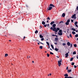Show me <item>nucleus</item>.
Returning a JSON list of instances; mask_svg holds the SVG:
<instances>
[{
	"instance_id": "1",
	"label": "nucleus",
	"mask_w": 78,
	"mask_h": 78,
	"mask_svg": "<svg viewBox=\"0 0 78 78\" xmlns=\"http://www.w3.org/2000/svg\"><path fill=\"white\" fill-rule=\"evenodd\" d=\"M62 59H60V61H58V66L60 67L61 66V62H62Z\"/></svg>"
},
{
	"instance_id": "2",
	"label": "nucleus",
	"mask_w": 78,
	"mask_h": 78,
	"mask_svg": "<svg viewBox=\"0 0 78 78\" xmlns=\"http://www.w3.org/2000/svg\"><path fill=\"white\" fill-rule=\"evenodd\" d=\"M71 17L73 19L74 18V19H76V14H75L74 15H73Z\"/></svg>"
},
{
	"instance_id": "3",
	"label": "nucleus",
	"mask_w": 78,
	"mask_h": 78,
	"mask_svg": "<svg viewBox=\"0 0 78 78\" xmlns=\"http://www.w3.org/2000/svg\"><path fill=\"white\" fill-rule=\"evenodd\" d=\"M53 31H55L56 33H57V30L56 29V28L54 27L53 28Z\"/></svg>"
},
{
	"instance_id": "4",
	"label": "nucleus",
	"mask_w": 78,
	"mask_h": 78,
	"mask_svg": "<svg viewBox=\"0 0 78 78\" xmlns=\"http://www.w3.org/2000/svg\"><path fill=\"white\" fill-rule=\"evenodd\" d=\"M34 41H38V42H39L40 43V44H42L43 45H44V44H43V43H42L41 42H40V41H39V40H34Z\"/></svg>"
},
{
	"instance_id": "5",
	"label": "nucleus",
	"mask_w": 78,
	"mask_h": 78,
	"mask_svg": "<svg viewBox=\"0 0 78 78\" xmlns=\"http://www.w3.org/2000/svg\"><path fill=\"white\" fill-rule=\"evenodd\" d=\"M7 8L8 9H9L11 8V5L9 4L8 5Z\"/></svg>"
},
{
	"instance_id": "6",
	"label": "nucleus",
	"mask_w": 78,
	"mask_h": 78,
	"mask_svg": "<svg viewBox=\"0 0 78 78\" xmlns=\"http://www.w3.org/2000/svg\"><path fill=\"white\" fill-rule=\"evenodd\" d=\"M65 58H67L68 56H69V54L68 53H66V54H65Z\"/></svg>"
},
{
	"instance_id": "7",
	"label": "nucleus",
	"mask_w": 78,
	"mask_h": 78,
	"mask_svg": "<svg viewBox=\"0 0 78 78\" xmlns=\"http://www.w3.org/2000/svg\"><path fill=\"white\" fill-rule=\"evenodd\" d=\"M52 9V7L51 6L49 8V9H48V11H50V10H51Z\"/></svg>"
},
{
	"instance_id": "8",
	"label": "nucleus",
	"mask_w": 78,
	"mask_h": 78,
	"mask_svg": "<svg viewBox=\"0 0 78 78\" xmlns=\"http://www.w3.org/2000/svg\"><path fill=\"white\" fill-rule=\"evenodd\" d=\"M50 6H52V7H55V5H53V4H51L50 5Z\"/></svg>"
},
{
	"instance_id": "9",
	"label": "nucleus",
	"mask_w": 78,
	"mask_h": 78,
	"mask_svg": "<svg viewBox=\"0 0 78 78\" xmlns=\"http://www.w3.org/2000/svg\"><path fill=\"white\" fill-rule=\"evenodd\" d=\"M58 34L60 36H62V32L59 33H58Z\"/></svg>"
},
{
	"instance_id": "10",
	"label": "nucleus",
	"mask_w": 78,
	"mask_h": 78,
	"mask_svg": "<svg viewBox=\"0 0 78 78\" xmlns=\"http://www.w3.org/2000/svg\"><path fill=\"white\" fill-rule=\"evenodd\" d=\"M65 16H66L65 13H63L62 15V16L63 17H65Z\"/></svg>"
},
{
	"instance_id": "11",
	"label": "nucleus",
	"mask_w": 78,
	"mask_h": 78,
	"mask_svg": "<svg viewBox=\"0 0 78 78\" xmlns=\"http://www.w3.org/2000/svg\"><path fill=\"white\" fill-rule=\"evenodd\" d=\"M56 24H53L52 25V27H53V28H55V27H56Z\"/></svg>"
},
{
	"instance_id": "12",
	"label": "nucleus",
	"mask_w": 78,
	"mask_h": 78,
	"mask_svg": "<svg viewBox=\"0 0 78 78\" xmlns=\"http://www.w3.org/2000/svg\"><path fill=\"white\" fill-rule=\"evenodd\" d=\"M67 45H68V46H70V43L69 42H68L67 43Z\"/></svg>"
},
{
	"instance_id": "13",
	"label": "nucleus",
	"mask_w": 78,
	"mask_h": 78,
	"mask_svg": "<svg viewBox=\"0 0 78 78\" xmlns=\"http://www.w3.org/2000/svg\"><path fill=\"white\" fill-rule=\"evenodd\" d=\"M54 23H55V21H54L51 22L50 23V25H53Z\"/></svg>"
},
{
	"instance_id": "14",
	"label": "nucleus",
	"mask_w": 78,
	"mask_h": 78,
	"mask_svg": "<svg viewBox=\"0 0 78 78\" xmlns=\"http://www.w3.org/2000/svg\"><path fill=\"white\" fill-rule=\"evenodd\" d=\"M64 76H65V77H68V74H65L64 75Z\"/></svg>"
},
{
	"instance_id": "15",
	"label": "nucleus",
	"mask_w": 78,
	"mask_h": 78,
	"mask_svg": "<svg viewBox=\"0 0 78 78\" xmlns=\"http://www.w3.org/2000/svg\"><path fill=\"white\" fill-rule=\"evenodd\" d=\"M56 30H57V32H58V31H59V30H60V29H59V28L58 27L56 28Z\"/></svg>"
},
{
	"instance_id": "16",
	"label": "nucleus",
	"mask_w": 78,
	"mask_h": 78,
	"mask_svg": "<svg viewBox=\"0 0 78 78\" xmlns=\"http://www.w3.org/2000/svg\"><path fill=\"white\" fill-rule=\"evenodd\" d=\"M66 25H69V23H67V22H66L65 23Z\"/></svg>"
},
{
	"instance_id": "17",
	"label": "nucleus",
	"mask_w": 78,
	"mask_h": 78,
	"mask_svg": "<svg viewBox=\"0 0 78 78\" xmlns=\"http://www.w3.org/2000/svg\"><path fill=\"white\" fill-rule=\"evenodd\" d=\"M40 38H43V37L42 35H40Z\"/></svg>"
},
{
	"instance_id": "18",
	"label": "nucleus",
	"mask_w": 78,
	"mask_h": 78,
	"mask_svg": "<svg viewBox=\"0 0 78 78\" xmlns=\"http://www.w3.org/2000/svg\"><path fill=\"white\" fill-rule=\"evenodd\" d=\"M42 25H45V23L44 21H43L42 23Z\"/></svg>"
},
{
	"instance_id": "19",
	"label": "nucleus",
	"mask_w": 78,
	"mask_h": 78,
	"mask_svg": "<svg viewBox=\"0 0 78 78\" xmlns=\"http://www.w3.org/2000/svg\"><path fill=\"white\" fill-rule=\"evenodd\" d=\"M58 50H59V49H57L56 48H55V51H58Z\"/></svg>"
},
{
	"instance_id": "20",
	"label": "nucleus",
	"mask_w": 78,
	"mask_h": 78,
	"mask_svg": "<svg viewBox=\"0 0 78 78\" xmlns=\"http://www.w3.org/2000/svg\"><path fill=\"white\" fill-rule=\"evenodd\" d=\"M51 47L52 49H53V50H54V47L53 46V45L51 44Z\"/></svg>"
},
{
	"instance_id": "21",
	"label": "nucleus",
	"mask_w": 78,
	"mask_h": 78,
	"mask_svg": "<svg viewBox=\"0 0 78 78\" xmlns=\"http://www.w3.org/2000/svg\"><path fill=\"white\" fill-rule=\"evenodd\" d=\"M72 30H73V31H76V30H75V29H74L73 28H72Z\"/></svg>"
},
{
	"instance_id": "22",
	"label": "nucleus",
	"mask_w": 78,
	"mask_h": 78,
	"mask_svg": "<svg viewBox=\"0 0 78 78\" xmlns=\"http://www.w3.org/2000/svg\"><path fill=\"white\" fill-rule=\"evenodd\" d=\"M73 60V57H72L71 58V59L70 60V61H72Z\"/></svg>"
},
{
	"instance_id": "23",
	"label": "nucleus",
	"mask_w": 78,
	"mask_h": 78,
	"mask_svg": "<svg viewBox=\"0 0 78 78\" xmlns=\"http://www.w3.org/2000/svg\"><path fill=\"white\" fill-rule=\"evenodd\" d=\"M76 51H74L73 52V55H76Z\"/></svg>"
},
{
	"instance_id": "24",
	"label": "nucleus",
	"mask_w": 78,
	"mask_h": 78,
	"mask_svg": "<svg viewBox=\"0 0 78 78\" xmlns=\"http://www.w3.org/2000/svg\"><path fill=\"white\" fill-rule=\"evenodd\" d=\"M38 33V31H37V30H36L35 32V34H37V33Z\"/></svg>"
},
{
	"instance_id": "25",
	"label": "nucleus",
	"mask_w": 78,
	"mask_h": 78,
	"mask_svg": "<svg viewBox=\"0 0 78 78\" xmlns=\"http://www.w3.org/2000/svg\"><path fill=\"white\" fill-rule=\"evenodd\" d=\"M72 72V70L70 69L69 70H68V72Z\"/></svg>"
},
{
	"instance_id": "26",
	"label": "nucleus",
	"mask_w": 78,
	"mask_h": 78,
	"mask_svg": "<svg viewBox=\"0 0 78 78\" xmlns=\"http://www.w3.org/2000/svg\"><path fill=\"white\" fill-rule=\"evenodd\" d=\"M51 19L49 17H48V18H46V20H50Z\"/></svg>"
},
{
	"instance_id": "27",
	"label": "nucleus",
	"mask_w": 78,
	"mask_h": 78,
	"mask_svg": "<svg viewBox=\"0 0 78 78\" xmlns=\"http://www.w3.org/2000/svg\"><path fill=\"white\" fill-rule=\"evenodd\" d=\"M46 43L48 45V46L50 45V44H49V43H48V42H46Z\"/></svg>"
},
{
	"instance_id": "28",
	"label": "nucleus",
	"mask_w": 78,
	"mask_h": 78,
	"mask_svg": "<svg viewBox=\"0 0 78 78\" xmlns=\"http://www.w3.org/2000/svg\"><path fill=\"white\" fill-rule=\"evenodd\" d=\"M55 41H58V38H57V37L55 38Z\"/></svg>"
},
{
	"instance_id": "29",
	"label": "nucleus",
	"mask_w": 78,
	"mask_h": 78,
	"mask_svg": "<svg viewBox=\"0 0 78 78\" xmlns=\"http://www.w3.org/2000/svg\"><path fill=\"white\" fill-rule=\"evenodd\" d=\"M70 20H67L66 22H67L68 23H69L70 22Z\"/></svg>"
},
{
	"instance_id": "30",
	"label": "nucleus",
	"mask_w": 78,
	"mask_h": 78,
	"mask_svg": "<svg viewBox=\"0 0 78 78\" xmlns=\"http://www.w3.org/2000/svg\"><path fill=\"white\" fill-rule=\"evenodd\" d=\"M75 37H78V34H76L75 35Z\"/></svg>"
},
{
	"instance_id": "31",
	"label": "nucleus",
	"mask_w": 78,
	"mask_h": 78,
	"mask_svg": "<svg viewBox=\"0 0 78 78\" xmlns=\"http://www.w3.org/2000/svg\"><path fill=\"white\" fill-rule=\"evenodd\" d=\"M8 56V54H5V57H6V56Z\"/></svg>"
},
{
	"instance_id": "32",
	"label": "nucleus",
	"mask_w": 78,
	"mask_h": 78,
	"mask_svg": "<svg viewBox=\"0 0 78 78\" xmlns=\"http://www.w3.org/2000/svg\"><path fill=\"white\" fill-rule=\"evenodd\" d=\"M78 24V22L77 21L76 22L74 23L75 25H76V24Z\"/></svg>"
},
{
	"instance_id": "33",
	"label": "nucleus",
	"mask_w": 78,
	"mask_h": 78,
	"mask_svg": "<svg viewBox=\"0 0 78 78\" xmlns=\"http://www.w3.org/2000/svg\"><path fill=\"white\" fill-rule=\"evenodd\" d=\"M72 33V34H75V32L74 31H73Z\"/></svg>"
},
{
	"instance_id": "34",
	"label": "nucleus",
	"mask_w": 78,
	"mask_h": 78,
	"mask_svg": "<svg viewBox=\"0 0 78 78\" xmlns=\"http://www.w3.org/2000/svg\"><path fill=\"white\" fill-rule=\"evenodd\" d=\"M42 47H42V46H40V48L41 49H42Z\"/></svg>"
},
{
	"instance_id": "35",
	"label": "nucleus",
	"mask_w": 78,
	"mask_h": 78,
	"mask_svg": "<svg viewBox=\"0 0 78 78\" xmlns=\"http://www.w3.org/2000/svg\"><path fill=\"white\" fill-rule=\"evenodd\" d=\"M47 56L48 57H49V56H50V55L48 53L47 54Z\"/></svg>"
},
{
	"instance_id": "36",
	"label": "nucleus",
	"mask_w": 78,
	"mask_h": 78,
	"mask_svg": "<svg viewBox=\"0 0 78 78\" xmlns=\"http://www.w3.org/2000/svg\"><path fill=\"white\" fill-rule=\"evenodd\" d=\"M44 40V38H42L41 39V41H43Z\"/></svg>"
},
{
	"instance_id": "37",
	"label": "nucleus",
	"mask_w": 78,
	"mask_h": 78,
	"mask_svg": "<svg viewBox=\"0 0 78 78\" xmlns=\"http://www.w3.org/2000/svg\"><path fill=\"white\" fill-rule=\"evenodd\" d=\"M59 33H62V30H59Z\"/></svg>"
},
{
	"instance_id": "38",
	"label": "nucleus",
	"mask_w": 78,
	"mask_h": 78,
	"mask_svg": "<svg viewBox=\"0 0 78 78\" xmlns=\"http://www.w3.org/2000/svg\"><path fill=\"white\" fill-rule=\"evenodd\" d=\"M74 47H76V44H75L74 45Z\"/></svg>"
},
{
	"instance_id": "39",
	"label": "nucleus",
	"mask_w": 78,
	"mask_h": 78,
	"mask_svg": "<svg viewBox=\"0 0 78 78\" xmlns=\"http://www.w3.org/2000/svg\"><path fill=\"white\" fill-rule=\"evenodd\" d=\"M74 64H75V63L72 62L71 64L72 66H73L74 65Z\"/></svg>"
},
{
	"instance_id": "40",
	"label": "nucleus",
	"mask_w": 78,
	"mask_h": 78,
	"mask_svg": "<svg viewBox=\"0 0 78 78\" xmlns=\"http://www.w3.org/2000/svg\"><path fill=\"white\" fill-rule=\"evenodd\" d=\"M50 30H53V27H51L50 28Z\"/></svg>"
},
{
	"instance_id": "41",
	"label": "nucleus",
	"mask_w": 78,
	"mask_h": 78,
	"mask_svg": "<svg viewBox=\"0 0 78 78\" xmlns=\"http://www.w3.org/2000/svg\"><path fill=\"white\" fill-rule=\"evenodd\" d=\"M64 22L63 21H61L59 22V24L61 23H63Z\"/></svg>"
},
{
	"instance_id": "42",
	"label": "nucleus",
	"mask_w": 78,
	"mask_h": 78,
	"mask_svg": "<svg viewBox=\"0 0 78 78\" xmlns=\"http://www.w3.org/2000/svg\"><path fill=\"white\" fill-rule=\"evenodd\" d=\"M70 47L71 48H72V44H70Z\"/></svg>"
},
{
	"instance_id": "43",
	"label": "nucleus",
	"mask_w": 78,
	"mask_h": 78,
	"mask_svg": "<svg viewBox=\"0 0 78 78\" xmlns=\"http://www.w3.org/2000/svg\"><path fill=\"white\" fill-rule=\"evenodd\" d=\"M69 36L70 37H72V34H70Z\"/></svg>"
},
{
	"instance_id": "44",
	"label": "nucleus",
	"mask_w": 78,
	"mask_h": 78,
	"mask_svg": "<svg viewBox=\"0 0 78 78\" xmlns=\"http://www.w3.org/2000/svg\"><path fill=\"white\" fill-rule=\"evenodd\" d=\"M50 54L51 55H53V53L51 52H50Z\"/></svg>"
},
{
	"instance_id": "45",
	"label": "nucleus",
	"mask_w": 78,
	"mask_h": 78,
	"mask_svg": "<svg viewBox=\"0 0 78 78\" xmlns=\"http://www.w3.org/2000/svg\"><path fill=\"white\" fill-rule=\"evenodd\" d=\"M62 45H63V46H64V45H66V44L65 43H63L62 44Z\"/></svg>"
},
{
	"instance_id": "46",
	"label": "nucleus",
	"mask_w": 78,
	"mask_h": 78,
	"mask_svg": "<svg viewBox=\"0 0 78 78\" xmlns=\"http://www.w3.org/2000/svg\"><path fill=\"white\" fill-rule=\"evenodd\" d=\"M74 68L75 69H76V66H75V65H74Z\"/></svg>"
},
{
	"instance_id": "47",
	"label": "nucleus",
	"mask_w": 78,
	"mask_h": 78,
	"mask_svg": "<svg viewBox=\"0 0 78 78\" xmlns=\"http://www.w3.org/2000/svg\"><path fill=\"white\" fill-rule=\"evenodd\" d=\"M71 22H73V20H71Z\"/></svg>"
},
{
	"instance_id": "48",
	"label": "nucleus",
	"mask_w": 78,
	"mask_h": 78,
	"mask_svg": "<svg viewBox=\"0 0 78 78\" xmlns=\"http://www.w3.org/2000/svg\"><path fill=\"white\" fill-rule=\"evenodd\" d=\"M75 25L76 27H78V25H77V24H75Z\"/></svg>"
},
{
	"instance_id": "49",
	"label": "nucleus",
	"mask_w": 78,
	"mask_h": 78,
	"mask_svg": "<svg viewBox=\"0 0 78 78\" xmlns=\"http://www.w3.org/2000/svg\"><path fill=\"white\" fill-rule=\"evenodd\" d=\"M26 7H27V8H28V5H26Z\"/></svg>"
},
{
	"instance_id": "50",
	"label": "nucleus",
	"mask_w": 78,
	"mask_h": 78,
	"mask_svg": "<svg viewBox=\"0 0 78 78\" xmlns=\"http://www.w3.org/2000/svg\"><path fill=\"white\" fill-rule=\"evenodd\" d=\"M41 28H42V26H40V29H41Z\"/></svg>"
},
{
	"instance_id": "51",
	"label": "nucleus",
	"mask_w": 78,
	"mask_h": 78,
	"mask_svg": "<svg viewBox=\"0 0 78 78\" xmlns=\"http://www.w3.org/2000/svg\"><path fill=\"white\" fill-rule=\"evenodd\" d=\"M44 27H47V24L44 25Z\"/></svg>"
},
{
	"instance_id": "52",
	"label": "nucleus",
	"mask_w": 78,
	"mask_h": 78,
	"mask_svg": "<svg viewBox=\"0 0 78 78\" xmlns=\"http://www.w3.org/2000/svg\"><path fill=\"white\" fill-rule=\"evenodd\" d=\"M8 0H5V2H7V1L8 2Z\"/></svg>"
},
{
	"instance_id": "53",
	"label": "nucleus",
	"mask_w": 78,
	"mask_h": 78,
	"mask_svg": "<svg viewBox=\"0 0 78 78\" xmlns=\"http://www.w3.org/2000/svg\"><path fill=\"white\" fill-rule=\"evenodd\" d=\"M54 44H55V45H57V44H58L57 43H55Z\"/></svg>"
},
{
	"instance_id": "54",
	"label": "nucleus",
	"mask_w": 78,
	"mask_h": 78,
	"mask_svg": "<svg viewBox=\"0 0 78 78\" xmlns=\"http://www.w3.org/2000/svg\"><path fill=\"white\" fill-rule=\"evenodd\" d=\"M76 9L77 10H78V6H77L76 7Z\"/></svg>"
},
{
	"instance_id": "55",
	"label": "nucleus",
	"mask_w": 78,
	"mask_h": 78,
	"mask_svg": "<svg viewBox=\"0 0 78 78\" xmlns=\"http://www.w3.org/2000/svg\"><path fill=\"white\" fill-rule=\"evenodd\" d=\"M47 27H49V24H48L47 25Z\"/></svg>"
},
{
	"instance_id": "56",
	"label": "nucleus",
	"mask_w": 78,
	"mask_h": 78,
	"mask_svg": "<svg viewBox=\"0 0 78 78\" xmlns=\"http://www.w3.org/2000/svg\"><path fill=\"white\" fill-rule=\"evenodd\" d=\"M68 66H67V67H66V70H68Z\"/></svg>"
},
{
	"instance_id": "57",
	"label": "nucleus",
	"mask_w": 78,
	"mask_h": 78,
	"mask_svg": "<svg viewBox=\"0 0 78 78\" xmlns=\"http://www.w3.org/2000/svg\"><path fill=\"white\" fill-rule=\"evenodd\" d=\"M50 48V45H49V46H48V48Z\"/></svg>"
},
{
	"instance_id": "58",
	"label": "nucleus",
	"mask_w": 78,
	"mask_h": 78,
	"mask_svg": "<svg viewBox=\"0 0 78 78\" xmlns=\"http://www.w3.org/2000/svg\"><path fill=\"white\" fill-rule=\"evenodd\" d=\"M50 49L51 50V51H53V50H52L51 48H50Z\"/></svg>"
},
{
	"instance_id": "59",
	"label": "nucleus",
	"mask_w": 78,
	"mask_h": 78,
	"mask_svg": "<svg viewBox=\"0 0 78 78\" xmlns=\"http://www.w3.org/2000/svg\"><path fill=\"white\" fill-rule=\"evenodd\" d=\"M56 36V35H52L53 36Z\"/></svg>"
},
{
	"instance_id": "60",
	"label": "nucleus",
	"mask_w": 78,
	"mask_h": 78,
	"mask_svg": "<svg viewBox=\"0 0 78 78\" xmlns=\"http://www.w3.org/2000/svg\"><path fill=\"white\" fill-rule=\"evenodd\" d=\"M24 39H25V36H24L23 37V40Z\"/></svg>"
},
{
	"instance_id": "61",
	"label": "nucleus",
	"mask_w": 78,
	"mask_h": 78,
	"mask_svg": "<svg viewBox=\"0 0 78 78\" xmlns=\"http://www.w3.org/2000/svg\"><path fill=\"white\" fill-rule=\"evenodd\" d=\"M48 22H49V20H47V23H48Z\"/></svg>"
},
{
	"instance_id": "62",
	"label": "nucleus",
	"mask_w": 78,
	"mask_h": 78,
	"mask_svg": "<svg viewBox=\"0 0 78 78\" xmlns=\"http://www.w3.org/2000/svg\"><path fill=\"white\" fill-rule=\"evenodd\" d=\"M76 58H77V59H78V55H77V56H76Z\"/></svg>"
},
{
	"instance_id": "63",
	"label": "nucleus",
	"mask_w": 78,
	"mask_h": 78,
	"mask_svg": "<svg viewBox=\"0 0 78 78\" xmlns=\"http://www.w3.org/2000/svg\"><path fill=\"white\" fill-rule=\"evenodd\" d=\"M69 78H72V77H71L70 76L69 77Z\"/></svg>"
},
{
	"instance_id": "64",
	"label": "nucleus",
	"mask_w": 78,
	"mask_h": 78,
	"mask_svg": "<svg viewBox=\"0 0 78 78\" xmlns=\"http://www.w3.org/2000/svg\"><path fill=\"white\" fill-rule=\"evenodd\" d=\"M56 57L58 58H59V56H56Z\"/></svg>"
}]
</instances>
